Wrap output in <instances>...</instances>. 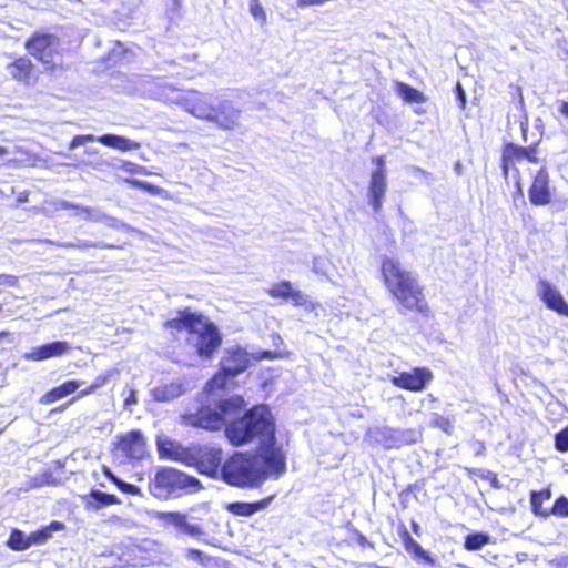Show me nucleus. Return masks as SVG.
<instances>
[{"label": "nucleus", "instance_id": "obj_1", "mask_svg": "<svg viewBox=\"0 0 568 568\" xmlns=\"http://www.w3.org/2000/svg\"><path fill=\"white\" fill-rule=\"evenodd\" d=\"M379 271L384 286L399 313L410 312L424 317L430 315L425 288L417 275L406 270L398 260L387 256L382 258Z\"/></svg>", "mask_w": 568, "mask_h": 568}, {"label": "nucleus", "instance_id": "obj_2", "mask_svg": "<svg viewBox=\"0 0 568 568\" xmlns=\"http://www.w3.org/2000/svg\"><path fill=\"white\" fill-rule=\"evenodd\" d=\"M163 327L172 335L186 331V343L202 359H211L222 345L223 337L215 323L205 315L184 307L176 311V316L166 320Z\"/></svg>", "mask_w": 568, "mask_h": 568}, {"label": "nucleus", "instance_id": "obj_3", "mask_svg": "<svg viewBox=\"0 0 568 568\" xmlns=\"http://www.w3.org/2000/svg\"><path fill=\"white\" fill-rule=\"evenodd\" d=\"M225 436L233 446H242L260 438L264 444L276 443V420L268 406H252L225 427Z\"/></svg>", "mask_w": 568, "mask_h": 568}, {"label": "nucleus", "instance_id": "obj_4", "mask_svg": "<svg viewBox=\"0 0 568 568\" xmlns=\"http://www.w3.org/2000/svg\"><path fill=\"white\" fill-rule=\"evenodd\" d=\"M222 479L237 488H260L265 483L264 471L255 452H235L223 464Z\"/></svg>", "mask_w": 568, "mask_h": 568}, {"label": "nucleus", "instance_id": "obj_5", "mask_svg": "<svg viewBox=\"0 0 568 568\" xmlns=\"http://www.w3.org/2000/svg\"><path fill=\"white\" fill-rule=\"evenodd\" d=\"M24 48L45 71L54 72L62 68L60 40L55 34L34 32L26 40Z\"/></svg>", "mask_w": 568, "mask_h": 568}, {"label": "nucleus", "instance_id": "obj_6", "mask_svg": "<svg viewBox=\"0 0 568 568\" xmlns=\"http://www.w3.org/2000/svg\"><path fill=\"white\" fill-rule=\"evenodd\" d=\"M251 365V354L236 345L225 349L220 361L219 371L210 378L207 385L211 389H223L237 375Z\"/></svg>", "mask_w": 568, "mask_h": 568}, {"label": "nucleus", "instance_id": "obj_7", "mask_svg": "<svg viewBox=\"0 0 568 568\" xmlns=\"http://www.w3.org/2000/svg\"><path fill=\"white\" fill-rule=\"evenodd\" d=\"M154 487L165 495L194 493L201 488L197 478L172 467H164L155 473Z\"/></svg>", "mask_w": 568, "mask_h": 568}, {"label": "nucleus", "instance_id": "obj_8", "mask_svg": "<svg viewBox=\"0 0 568 568\" xmlns=\"http://www.w3.org/2000/svg\"><path fill=\"white\" fill-rule=\"evenodd\" d=\"M189 455L200 473L212 478L222 477L224 464L222 448L210 445H196L190 449Z\"/></svg>", "mask_w": 568, "mask_h": 568}, {"label": "nucleus", "instance_id": "obj_9", "mask_svg": "<svg viewBox=\"0 0 568 568\" xmlns=\"http://www.w3.org/2000/svg\"><path fill=\"white\" fill-rule=\"evenodd\" d=\"M230 403L226 399L220 400L217 408L202 405L194 413L185 414L183 416L184 423L206 430H219L225 423L224 415Z\"/></svg>", "mask_w": 568, "mask_h": 568}, {"label": "nucleus", "instance_id": "obj_10", "mask_svg": "<svg viewBox=\"0 0 568 568\" xmlns=\"http://www.w3.org/2000/svg\"><path fill=\"white\" fill-rule=\"evenodd\" d=\"M112 452L120 453L125 460H141L146 455V440L140 429H131L116 435Z\"/></svg>", "mask_w": 568, "mask_h": 568}, {"label": "nucleus", "instance_id": "obj_11", "mask_svg": "<svg viewBox=\"0 0 568 568\" xmlns=\"http://www.w3.org/2000/svg\"><path fill=\"white\" fill-rule=\"evenodd\" d=\"M275 444L276 443L265 444L261 452L256 453L260 464L262 465V470L265 473V481L268 478L278 479L287 470L286 452L282 446Z\"/></svg>", "mask_w": 568, "mask_h": 568}, {"label": "nucleus", "instance_id": "obj_12", "mask_svg": "<svg viewBox=\"0 0 568 568\" xmlns=\"http://www.w3.org/2000/svg\"><path fill=\"white\" fill-rule=\"evenodd\" d=\"M266 293L272 298L290 300L294 306L303 307L307 312H314L321 306L318 302L311 300L308 295L294 288L293 284L286 280L274 283L266 290Z\"/></svg>", "mask_w": 568, "mask_h": 568}, {"label": "nucleus", "instance_id": "obj_13", "mask_svg": "<svg viewBox=\"0 0 568 568\" xmlns=\"http://www.w3.org/2000/svg\"><path fill=\"white\" fill-rule=\"evenodd\" d=\"M433 379V373L428 367L416 366L410 371L400 372L390 377V383L404 390L418 393L424 390Z\"/></svg>", "mask_w": 568, "mask_h": 568}, {"label": "nucleus", "instance_id": "obj_14", "mask_svg": "<svg viewBox=\"0 0 568 568\" xmlns=\"http://www.w3.org/2000/svg\"><path fill=\"white\" fill-rule=\"evenodd\" d=\"M373 163L376 165V169L372 172L371 175L368 194L369 204L372 205L374 212L377 213L382 210L383 200L387 189L384 156L378 155L373 158Z\"/></svg>", "mask_w": 568, "mask_h": 568}, {"label": "nucleus", "instance_id": "obj_15", "mask_svg": "<svg viewBox=\"0 0 568 568\" xmlns=\"http://www.w3.org/2000/svg\"><path fill=\"white\" fill-rule=\"evenodd\" d=\"M241 110L232 101L222 100L210 111L206 121L214 123L217 128L232 131L239 126Z\"/></svg>", "mask_w": 568, "mask_h": 568}, {"label": "nucleus", "instance_id": "obj_16", "mask_svg": "<svg viewBox=\"0 0 568 568\" xmlns=\"http://www.w3.org/2000/svg\"><path fill=\"white\" fill-rule=\"evenodd\" d=\"M178 104L187 113L193 116L205 120L209 118L210 111L213 108L210 98L199 91L191 90L181 95Z\"/></svg>", "mask_w": 568, "mask_h": 568}, {"label": "nucleus", "instance_id": "obj_17", "mask_svg": "<svg viewBox=\"0 0 568 568\" xmlns=\"http://www.w3.org/2000/svg\"><path fill=\"white\" fill-rule=\"evenodd\" d=\"M529 202L535 206L548 205L551 203L550 178L545 166L540 168L528 189Z\"/></svg>", "mask_w": 568, "mask_h": 568}, {"label": "nucleus", "instance_id": "obj_18", "mask_svg": "<svg viewBox=\"0 0 568 568\" xmlns=\"http://www.w3.org/2000/svg\"><path fill=\"white\" fill-rule=\"evenodd\" d=\"M274 498L275 494L268 495L264 498L254 501L236 500L226 504L225 509L234 516L251 517L254 514L266 509L274 500Z\"/></svg>", "mask_w": 568, "mask_h": 568}, {"label": "nucleus", "instance_id": "obj_19", "mask_svg": "<svg viewBox=\"0 0 568 568\" xmlns=\"http://www.w3.org/2000/svg\"><path fill=\"white\" fill-rule=\"evenodd\" d=\"M539 286V296L546 306L560 315L568 316V304L561 293L546 280H540Z\"/></svg>", "mask_w": 568, "mask_h": 568}, {"label": "nucleus", "instance_id": "obj_20", "mask_svg": "<svg viewBox=\"0 0 568 568\" xmlns=\"http://www.w3.org/2000/svg\"><path fill=\"white\" fill-rule=\"evenodd\" d=\"M71 349V346L65 341H53L33 347L30 353L26 355V358L41 362L52 357H60L67 354Z\"/></svg>", "mask_w": 568, "mask_h": 568}, {"label": "nucleus", "instance_id": "obj_21", "mask_svg": "<svg viewBox=\"0 0 568 568\" xmlns=\"http://www.w3.org/2000/svg\"><path fill=\"white\" fill-rule=\"evenodd\" d=\"M34 69L32 61L24 55L16 58L8 64L12 79L23 84H29L36 80Z\"/></svg>", "mask_w": 568, "mask_h": 568}, {"label": "nucleus", "instance_id": "obj_22", "mask_svg": "<svg viewBox=\"0 0 568 568\" xmlns=\"http://www.w3.org/2000/svg\"><path fill=\"white\" fill-rule=\"evenodd\" d=\"M81 384H82V382L77 381V379L64 381L60 385L47 390L40 397L39 402L43 405H51L71 394H73L74 392H77Z\"/></svg>", "mask_w": 568, "mask_h": 568}, {"label": "nucleus", "instance_id": "obj_23", "mask_svg": "<svg viewBox=\"0 0 568 568\" xmlns=\"http://www.w3.org/2000/svg\"><path fill=\"white\" fill-rule=\"evenodd\" d=\"M399 537L403 541L405 550L410 554L415 559L423 560L426 564H433L434 559L429 555L428 551L423 549V547L410 536L405 525H400L398 528Z\"/></svg>", "mask_w": 568, "mask_h": 568}, {"label": "nucleus", "instance_id": "obj_24", "mask_svg": "<svg viewBox=\"0 0 568 568\" xmlns=\"http://www.w3.org/2000/svg\"><path fill=\"white\" fill-rule=\"evenodd\" d=\"M82 501L87 509L98 510L100 508L119 505L121 500L114 495L98 489H91L82 496Z\"/></svg>", "mask_w": 568, "mask_h": 568}, {"label": "nucleus", "instance_id": "obj_25", "mask_svg": "<svg viewBox=\"0 0 568 568\" xmlns=\"http://www.w3.org/2000/svg\"><path fill=\"white\" fill-rule=\"evenodd\" d=\"M97 141L104 146L121 151V152H128L138 150L141 146V143L138 141H132L125 136L118 135V134H102L97 138Z\"/></svg>", "mask_w": 568, "mask_h": 568}, {"label": "nucleus", "instance_id": "obj_26", "mask_svg": "<svg viewBox=\"0 0 568 568\" xmlns=\"http://www.w3.org/2000/svg\"><path fill=\"white\" fill-rule=\"evenodd\" d=\"M529 495L531 513L537 517L548 518L549 507H545L544 504L551 499V488L547 486L540 490H531Z\"/></svg>", "mask_w": 568, "mask_h": 568}, {"label": "nucleus", "instance_id": "obj_27", "mask_svg": "<svg viewBox=\"0 0 568 568\" xmlns=\"http://www.w3.org/2000/svg\"><path fill=\"white\" fill-rule=\"evenodd\" d=\"M524 146L507 142L503 145L501 151V169L505 175L508 174L509 168L525 160Z\"/></svg>", "mask_w": 568, "mask_h": 568}, {"label": "nucleus", "instance_id": "obj_28", "mask_svg": "<svg viewBox=\"0 0 568 568\" xmlns=\"http://www.w3.org/2000/svg\"><path fill=\"white\" fill-rule=\"evenodd\" d=\"M395 90L406 103H425L427 101V97L422 91L405 82H396Z\"/></svg>", "mask_w": 568, "mask_h": 568}, {"label": "nucleus", "instance_id": "obj_29", "mask_svg": "<svg viewBox=\"0 0 568 568\" xmlns=\"http://www.w3.org/2000/svg\"><path fill=\"white\" fill-rule=\"evenodd\" d=\"M64 525L61 521L53 520L47 526H42L39 529L29 534L31 546L44 544L51 538L53 531L62 530Z\"/></svg>", "mask_w": 568, "mask_h": 568}, {"label": "nucleus", "instance_id": "obj_30", "mask_svg": "<svg viewBox=\"0 0 568 568\" xmlns=\"http://www.w3.org/2000/svg\"><path fill=\"white\" fill-rule=\"evenodd\" d=\"M7 546L14 551H23L31 547L30 536H26L19 529H12L7 540Z\"/></svg>", "mask_w": 568, "mask_h": 568}, {"label": "nucleus", "instance_id": "obj_31", "mask_svg": "<svg viewBox=\"0 0 568 568\" xmlns=\"http://www.w3.org/2000/svg\"><path fill=\"white\" fill-rule=\"evenodd\" d=\"M111 376L112 372L99 374L87 387H84L78 393L77 397L82 398L93 394L98 388L104 386L109 382Z\"/></svg>", "mask_w": 568, "mask_h": 568}, {"label": "nucleus", "instance_id": "obj_32", "mask_svg": "<svg viewBox=\"0 0 568 568\" xmlns=\"http://www.w3.org/2000/svg\"><path fill=\"white\" fill-rule=\"evenodd\" d=\"M489 541V536L483 532H471L465 537L464 546L467 550H478Z\"/></svg>", "mask_w": 568, "mask_h": 568}, {"label": "nucleus", "instance_id": "obj_33", "mask_svg": "<svg viewBox=\"0 0 568 568\" xmlns=\"http://www.w3.org/2000/svg\"><path fill=\"white\" fill-rule=\"evenodd\" d=\"M550 516L568 517V498L566 496H559L555 499L552 506L548 508V517Z\"/></svg>", "mask_w": 568, "mask_h": 568}, {"label": "nucleus", "instance_id": "obj_34", "mask_svg": "<svg viewBox=\"0 0 568 568\" xmlns=\"http://www.w3.org/2000/svg\"><path fill=\"white\" fill-rule=\"evenodd\" d=\"M468 474L470 476H476L477 478L489 483V485L493 488H500V483L495 471L484 469H469Z\"/></svg>", "mask_w": 568, "mask_h": 568}, {"label": "nucleus", "instance_id": "obj_35", "mask_svg": "<svg viewBox=\"0 0 568 568\" xmlns=\"http://www.w3.org/2000/svg\"><path fill=\"white\" fill-rule=\"evenodd\" d=\"M161 518L178 528H183L186 526L187 516L185 514L179 511H168L161 515Z\"/></svg>", "mask_w": 568, "mask_h": 568}, {"label": "nucleus", "instance_id": "obj_36", "mask_svg": "<svg viewBox=\"0 0 568 568\" xmlns=\"http://www.w3.org/2000/svg\"><path fill=\"white\" fill-rule=\"evenodd\" d=\"M129 184L135 189L143 190L150 194L158 195L161 193V187L158 185H154L152 183H149L146 181H141L136 179L128 180Z\"/></svg>", "mask_w": 568, "mask_h": 568}, {"label": "nucleus", "instance_id": "obj_37", "mask_svg": "<svg viewBox=\"0 0 568 568\" xmlns=\"http://www.w3.org/2000/svg\"><path fill=\"white\" fill-rule=\"evenodd\" d=\"M286 355H287V353H284V352L265 349V351H260V352L251 355V359H254V361H263V359L274 361V359L284 358V357H286Z\"/></svg>", "mask_w": 568, "mask_h": 568}, {"label": "nucleus", "instance_id": "obj_38", "mask_svg": "<svg viewBox=\"0 0 568 568\" xmlns=\"http://www.w3.org/2000/svg\"><path fill=\"white\" fill-rule=\"evenodd\" d=\"M159 452L161 457L170 458L173 460H179L180 455L178 452V447L173 442H165L159 446Z\"/></svg>", "mask_w": 568, "mask_h": 568}, {"label": "nucleus", "instance_id": "obj_39", "mask_svg": "<svg viewBox=\"0 0 568 568\" xmlns=\"http://www.w3.org/2000/svg\"><path fill=\"white\" fill-rule=\"evenodd\" d=\"M250 12L256 21H258L262 24L266 23V12L263 6L261 4L260 0L250 1Z\"/></svg>", "mask_w": 568, "mask_h": 568}, {"label": "nucleus", "instance_id": "obj_40", "mask_svg": "<svg viewBox=\"0 0 568 568\" xmlns=\"http://www.w3.org/2000/svg\"><path fill=\"white\" fill-rule=\"evenodd\" d=\"M555 448L558 452H568V425L555 434Z\"/></svg>", "mask_w": 568, "mask_h": 568}, {"label": "nucleus", "instance_id": "obj_41", "mask_svg": "<svg viewBox=\"0 0 568 568\" xmlns=\"http://www.w3.org/2000/svg\"><path fill=\"white\" fill-rule=\"evenodd\" d=\"M113 484L124 494L136 496V495H140V493H141V489L139 486L131 484V483L123 481L120 478H113Z\"/></svg>", "mask_w": 568, "mask_h": 568}, {"label": "nucleus", "instance_id": "obj_42", "mask_svg": "<svg viewBox=\"0 0 568 568\" xmlns=\"http://www.w3.org/2000/svg\"><path fill=\"white\" fill-rule=\"evenodd\" d=\"M433 426L442 429L443 432L449 434L453 429V424L449 417L444 415L435 414L432 420Z\"/></svg>", "mask_w": 568, "mask_h": 568}, {"label": "nucleus", "instance_id": "obj_43", "mask_svg": "<svg viewBox=\"0 0 568 568\" xmlns=\"http://www.w3.org/2000/svg\"><path fill=\"white\" fill-rule=\"evenodd\" d=\"M185 556L187 559L194 560L203 566L210 561V557L206 556L202 550L196 548L187 549Z\"/></svg>", "mask_w": 568, "mask_h": 568}, {"label": "nucleus", "instance_id": "obj_44", "mask_svg": "<svg viewBox=\"0 0 568 568\" xmlns=\"http://www.w3.org/2000/svg\"><path fill=\"white\" fill-rule=\"evenodd\" d=\"M94 140L97 141V138L92 134H78L71 139L69 146L70 149H74Z\"/></svg>", "mask_w": 568, "mask_h": 568}, {"label": "nucleus", "instance_id": "obj_45", "mask_svg": "<svg viewBox=\"0 0 568 568\" xmlns=\"http://www.w3.org/2000/svg\"><path fill=\"white\" fill-rule=\"evenodd\" d=\"M524 153H525V160H527L530 163H538L539 158L537 156L538 149L537 144L532 143L528 146H524Z\"/></svg>", "mask_w": 568, "mask_h": 568}, {"label": "nucleus", "instance_id": "obj_46", "mask_svg": "<svg viewBox=\"0 0 568 568\" xmlns=\"http://www.w3.org/2000/svg\"><path fill=\"white\" fill-rule=\"evenodd\" d=\"M182 530L184 532H186L187 535L190 536H193V537H200L204 534V530L201 526L199 525H191L186 521V526H184L182 528Z\"/></svg>", "mask_w": 568, "mask_h": 568}, {"label": "nucleus", "instance_id": "obj_47", "mask_svg": "<svg viewBox=\"0 0 568 568\" xmlns=\"http://www.w3.org/2000/svg\"><path fill=\"white\" fill-rule=\"evenodd\" d=\"M353 535L359 546L374 548V544L371 542L359 530L353 529Z\"/></svg>", "mask_w": 568, "mask_h": 568}, {"label": "nucleus", "instance_id": "obj_48", "mask_svg": "<svg viewBox=\"0 0 568 568\" xmlns=\"http://www.w3.org/2000/svg\"><path fill=\"white\" fill-rule=\"evenodd\" d=\"M136 403H138L136 390L131 387L128 392V395L125 396V398L123 400V406H124V408H128L132 405H135Z\"/></svg>", "mask_w": 568, "mask_h": 568}, {"label": "nucleus", "instance_id": "obj_49", "mask_svg": "<svg viewBox=\"0 0 568 568\" xmlns=\"http://www.w3.org/2000/svg\"><path fill=\"white\" fill-rule=\"evenodd\" d=\"M455 92H456L457 99L459 101V106L462 109H465V106H466V94H465V91H464L463 85L460 84V82L456 83Z\"/></svg>", "mask_w": 568, "mask_h": 568}, {"label": "nucleus", "instance_id": "obj_50", "mask_svg": "<svg viewBox=\"0 0 568 568\" xmlns=\"http://www.w3.org/2000/svg\"><path fill=\"white\" fill-rule=\"evenodd\" d=\"M18 282H19V278L16 275H10V274H2V275H0V283L1 284H6V285H9V286H17Z\"/></svg>", "mask_w": 568, "mask_h": 568}, {"label": "nucleus", "instance_id": "obj_51", "mask_svg": "<svg viewBox=\"0 0 568 568\" xmlns=\"http://www.w3.org/2000/svg\"><path fill=\"white\" fill-rule=\"evenodd\" d=\"M60 207L64 209V210H73L77 213H82V212L89 213L88 209L82 207L81 205H78V204L69 203V202H61Z\"/></svg>", "mask_w": 568, "mask_h": 568}, {"label": "nucleus", "instance_id": "obj_52", "mask_svg": "<svg viewBox=\"0 0 568 568\" xmlns=\"http://www.w3.org/2000/svg\"><path fill=\"white\" fill-rule=\"evenodd\" d=\"M559 112L568 118V101H562L559 105Z\"/></svg>", "mask_w": 568, "mask_h": 568}, {"label": "nucleus", "instance_id": "obj_53", "mask_svg": "<svg viewBox=\"0 0 568 568\" xmlns=\"http://www.w3.org/2000/svg\"><path fill=\"white\" fill-rule=\"evenodd\" d=\"M28 197H29V192L28 191H24L22 193H20L18 196H17V202L21 203V202H26L28 201Z\"/></svg>", "mask_w": 568, "mask_h": 568}, {"label": "nucleus", "instance_id": "obj_54", "mask_svg": "<svg viewBox=\"0 0 568 568\" xmlns=\"http://www.w3.org/2000/svg\"><path fill=\"white\" fill-rule=\"evenodd\" d=\"M412 529H413V531H414L415 534H417V535L419 534V531H420V527H419V525H418V523H417V521L412 520Z\"/></svg>", "mask_w": 568, "mask_h": 568}, {"label": "nucleus", "instance_id": "obj_55", "mask_svg": "<svg viewBox=\"0 0 568 568\" xmlns=\"http://www.w3.org/2000/svg\"><path fill=\"white\" fill-rule=\"evenodd\" d=\"M105 476L113 483V478H118L114 474H112L109 469L104 471Z\"/></svg>", "mask_w": 568, "mask_h": 568}, {"label": "nucleus", "instance_id": "obj_56", "mask_svg": "<svg viewBox=\"0 0 568 568\" xmlns=\"http://www.w3.org/2000/svg\"><path fill=\"white\" fill-rule=\"evenodd\" d=\"M8 154V150L7 148L0 145V158Z\"/></svg>", "mask_w": 568, "mask_h": 568}, {"label": "nucleus", "instance_id": "obj_57", "mask_svg": "<svg viewBox=\"0 0 568 568\" xmlns=\"http://www.w3.org/2000/svg\"><path fill=\"white\" fill-rule=\"evenodd\" d=\"M3 335H6V333H4V332H1V333H0V336H3Z\"/></svg>", "mask_w": 568, "mask_h": 568}]
</instances>
